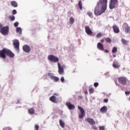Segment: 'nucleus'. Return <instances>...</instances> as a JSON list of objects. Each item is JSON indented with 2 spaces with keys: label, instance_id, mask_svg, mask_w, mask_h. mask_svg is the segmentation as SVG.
<instances>
[{
  "label": "nucleus",
  "instance_id": "42",
  "mask_svg": "<svg viewBox=\"0 0 130 130\" xmlns=\"http://www.w3.org/2000/svg\"><path fill=\"white\" fill-rule=\"evenodd\" d=\"M92 128H93V129H95V130H97L98 129L97 127L96 126H94V125H92Z\"/></svg>",
  "mask_w": 130,
  "mask_h": 130
},
{
  "label": "nucleus",
  "instance_id": "3",
  "mask_svg": "<svg viewBox=\"0 0 130 130\" xmlns=\"http://www.w3.org/2000/svg\"><path fill=\"white\" fill-rule=\"evenodd\" d=\"M118 81L121 85L125 86L127 83V78L125 77H120L118 78Z\"/></svg>",
  "mask_w": 130,
  "mask_h": 130
},
{
  "label": "nucleus",
  "instance_id": "47",
  "mask_svg": "<svg viewBox=\"0 0 130 130\" xmlns=\"http://www.w3.org/2000/svg\"><path fill=\"white\" fill-rule=\"evenodd\" d=\"M104 41H105V39H102L101 40V43H104Z\"/></svg>",
  "mask_w": 130,
  "mask_h": 130
},
{
  "label": "nucleus",
  "instance_id": "44",
  "mask_svg": "<svg viewBox=\"0 0 130 130\" xmlns=\"http://www.w3.org/2000/svg\"><path fill=\"white\" fill-rule=\"evenodd\" d=\"M129 93H130V91H126L125 92V95H128Z\"/></svg>",
  "mask_w": 130,
  "mask_h": 130
},
{
  "label": "nucleus",
  "instance_id": "2",
  "mask_svg": "<svg viewBox=\"0 0 130 130\" xmlns=\"http://www.w3.org/2000/svg\"><path fill=\"white\" fill-rule=\"evenodd\" d=\"M7 56L13 58L15 57V54L11 50L4 48L2 50H0V57L1 58H6Z\"/></svg>",
  "mask_w": 130,
  "mask_h": 130
},
{
  "label": "nucleus",
  "instance_id": "13",
  "mask_svg": "<svg viewBox=\"0 0 130 130\" xmlns=\"http://www.w3.org/2000/svg\"><path fill=\"white\" fill-rule=\"evenodd\" d=\"M97 48L99 49V50L104 51V45H103L102 43L100 42L98 43Z\"/></svg>",
  "mask_w": 130,
  "mask_h": 130
},
{
  "label": "nucleus",
  "instance_id": "21",
  "mask_svg": "<svg viewBox=\"0 0 130 130\" xmlns=\"http://www.w3.org/2000/svg\"><path fill=\"white\" fill-rule=\"evenodd\" d=\"M121 43L124 44V45H127V44H128V41H126L125 39H121Z\"/></svg>",
  "mask_w": 130,
  "mask_h": 130
},
{
  "label": "nucleus",
  "instance_id": "19",
  "mask_svg": "<svg viewBox=\"0 0 130 130\" xmlns=\"http://www.w3.org/2000/svg\"><path fill=\"white\" fill-rule=\"evenodd\" d=\"M28 113L29 114H34L35 113V109L33 108H31L28 109Z\"/></svg>",
  "mask_w": 130,
  "mask_h": 130
},
{
  "label": "nucleus",
  "instance_id": "36",
  "mask_svg": "<svg viewBox=\"0 0 130 130\" xmlns=\"http://www.w3.org/2000/svg\"><path fill=\"white\" fill-rule=\"evenodd\" d=\"M100 130H105V127L104 126H100Z\"/></svg>",
  "mask_w": 130,
  "mask_h": 130
},
{
  "label": "nucleus",
  "instance_id": "8",
  "mask_svg": "<svg viewBox=\"0 0 130 130\" xmlns=\"http://www.w3.org/2000/svg\"><path fill=\"white\" fill-rule=\"evenodd\" d=\"M13 46L16 50H17V51H19L20 42H19V41L18 40H16L14 41Z\"/></svg>",
  "mask_w": 130,
  "mask_h": 130
},
{
  "label": "nucleus",
  "instance_id": "43",
  "mask_svg": "<svg viewBox=\"0 0 130 130\" xmlns=\"http://www.w3.org/2000/svg\"><path fill=\"white\" fill-rule=\"evenodd\" d=\"M81 99H83V96L82 95L78 96V100H81Z\"/></svg>",
  "mask_w": 130,
  "mask_h": 130
},
{
  "label": "nucleus",
  "instance_id": "16",
  "mask_svg": "<svg viewBox=\"0 0 130 130\" xmlns=\"http://www.w3.org/2000/svg\"><path fill=\"white\" fill-rule=\"evenodd\" d=\"M50 101H51V102H53V103H57L58 102V101L56 100V96L54 95H52L49 98Z\"/></svg>",
  "mask_w": 130,
  "mask_h": 130
},
{
  "label": "nucleus",
  "instance_id": "9",
  "mask_svg": "<svg viewBox=\"0 0 130 130\" xmlns=\"http://www.w3.org/2000/svg\"><path fill=\"white\" fill-rule=\"evenodd\" d=\"M22 49L24 52L28 53L31 51V48L27 45H25L22 47Z\"/></svg>",
  "mask_w": 130,
  "mask_h": 130
},
{
  "label": "nucleus",
  "instance_id": "40",
  "mask_svg": "<svg viewBox=\"0 0 130 130\" xmlns=\"http://www.w3.org/2000/svg\"><path fill=\"white\" fill-rule=\"evenodd\" d=\"M60 80H61V82L62 83H64V78H63V77H62L61 78Z\"/></svg>",
  "mask_w": 130,
  "mask_h": 130
},
{
  "label": "nucleus",
  "instance_id": "4",
  "mask_svg": "<svg viewBox=\"0 0 130 130\" xmlns=\"http://www.w3.org/2000/svg\"><path fill=\"white\" fill-rule=\"evenodd\" d=\"M48 59L51 62H57L59 60L58 57L53 55H49L48 56Z\"/></svg>",
  "mask_w": 130,
  "mask_h": 130
},
{
  "label": "nucleus",
  "instance_id": "45",
  "mask_svg": "<svg viewBox=\"0 0 130 130\" xmlns=\"http://www.w3.org/2000/svg\"><path fill=\"white\" fill-rule=\"evenodd\" d=\"M104 102L105 103H107V102H108V99H104Z\"/></svg>",
  "mask_w": 130,
  "mask_h": 130
},
{
  "label": "nucleus",
  "instance_id": "12",
  "mask_svg": "<svg viewBox=\"0 0 130 130\" xmlns=\"http://www.w3.org/2000/svg\"><path fill=\"white\" fill-rule=\"evenodd\" d=\"M86 120L90 125H94V124L96 123V122L94 120V119L91 118H87Z\"/></svg>",
  "mask_w": 130,
  "mask_h": 130
},
{
  "label": "nucleus",
  "instance_id": "1",
  "mask_svg": "<svg viewBox=\"0 0 130 130\" xmlns=\"http://www.w3.org/2000/svg\"><path fill=\"white\" fill-rule=\"evenodd\" d=\"M107 0H99L94 8V15L101 16L107 10Z\"/></svg>",
  "mask_w": 130,
  "mask_h": 130
},
{
  "label": "nucleus",
  "instance_id": "39",
  "mask_svg": "<svg viewBox=\"0 0 130 130\" xmlns=\"http://www.w3.org/2000/svg\"><path fill=\"white\" fill-rule=\"evenodd\" d=\"M94 86L96 87H98V86H99V83H98V82H95L94 83Z\"/></svg>",
  "mask_w": 130,
  "mask_h": 130
},
{
  "label": "nucleus",
  "instance_id": "6",
  "mask_svg": "<svg viewBox=\"0 0 130 130\" xmlns=\"http://www.w3.org/2000/svg\"><path fill=\"white\" fill-rule=\"evenodd\" d=\"M9 29L10 28L9 27V26H4L0 30V32L3 35H8V34H9Z\"/></svg>",
  "mask_w": 130,
  "mask_h": 130
},
{
  "label": "nucleus",
  "instance_id": "24",
  "mask_svg": "<svg viewBox=\"0 0 130 130\" xmlns=\"http://www.w3.org/2000/svg\"><path fill=\"white\" fill-rule=\"evenodd\" d=\"M78 7L80 9V10H82L83 9V6H82V1H79L78 2Z\"/></svg>",
  "mask_w": 130,
  "mask_h": 130
},
{
  "label": "nucleus",
  "instance_id": "20",
  "mask_svg": "<svg viewBox=\"0 0 130 130\" xmlns=\"http://www.w3.org/2000/svg\"><path fill=\"white\" fill-rule=\"evenodd\" d=\"M113 67L115 69H118V68L120 67V65H119L117 62H115L113 63Z\"/></svg>",
  "mask_w": 130,
  "mask_h": 130
},
{
  "label": "nucleus",
  "instance_id": "22",
  "mask_svg": "<svg viewBox=\"0 0 130 130\" xmlns=\"http://www.w3.org/2000/svg\"><path fill=\"white\" fill-rule=\"evenodd\" d=\"M11 6H12V7H14V8H17V7H18V4L15 1L11 2Z\"/></svg>",
  "mask_w": 130,
  "mask_h": 130
},
{
  "label": "nucleus",
  "instance_id": "46",
  "mask_svg": "<svg viewBox=\"0 0 130 130\" xmlns=\"http://www.w3.org/2000/svg\"><path fill=\"white\" fill-rule=\"evenodd\" d=\"M104 50V52H105L106 53H108V52H109V51L107 49H105Z\"/></svg>",
  "mask_w": 130,
  "mask_h": 130
},
{
  "label": "nucleus",
  "instance_id": "27",
  "mask_svg": "<svg viewBox=\"0 0 130 130\" xmlns=\"http://www.w3.org/2000/svg\"><path fill=\"white\" fill-rule=\"evenodd\" d=\"M16 32L17 33H19V34H22V28L21 27H17L16 28Z\"/></svg>",
  "mask_w": 130,
  "mask_h": 130
},
{
  "label": "nucleus",
  "instance_id": "7",
  "mask_svg": "<svg viewBox=\"0 0 130 130\" xmlns=\"http://www.w3.org/2000/svg\"><path fill=\"white\" fill-rule=\"evenodd\" d=\"M78 108L80 111V114H79V118L83 119L85 116V110H84V109L81 106H78Z\"/></svg>",
  "mask_w": 130,
  "mask_h": 130
},
{
  "label": "nucleus",
  "instance_id": "34",
  "mask_svg": "<svg viewBox=\"0 0 130 130\" xmlns=\"http://www.w3.org/2000/svg\"><path fill=\"white\" fill-rule=\"evenodd\" d=\"M89 93L90 94H92L94 92V88H89Z\"/></svg>",
  "mask_w": 130,
  "mask_h": 130
},
{
  "label": "nucleus",
  "instance_id": "11",
  "mask_svg": "<svg viewBox=\"0 0 130 130\" xmlns=\"http://www.w3.org/2000/svg\"><path fill=\"white\" fill-rule=\"evenodd\" d=\"M123 28L125 30V33H129L130 32V27L128 26V24L126 23H124L123 24Z\"/></svg>",
  "mask_w": 130,
  "mask_h": 130
},
{
  "label": "nucleus",
  "instance_id": "48",
  "mask_svg": "<svg viewBox=\"0 0 130 130\" xmlns=\"http://www.w3.org/2000/svg\"><path fill=\"white\" fill-rule=\"evenodd\" d=\"M2 28H3V25H2V24H0V29L2 30Z\"/></svg>",
  "mask_w": 130,
  "mask_h": 130
},
{
  "label": "nucleus",
  "instance_id": "18",
  "mask_svg": "<svg viewBox=\"0 0 130 130\" xmlns=\"http://www.w3.org/2000/svg\"><path fill=\"white\" fill-rule=\"evenodd\" d=\"M107 107L104 106L101 108L100 112H101V113H106L107 112Z\"/></svg>",
  "mask_w": 130,
  "mask_h": 130
},
{
  "label": "nucleus",
  "instance_id": "32",
  "mask_svg": "<svg viewBox=\"0 0 130 130\" xmlns=\"http://www.w3.org/2000/svg\"><path fill=\"white\" fill-rule=\"evenodd\" d=\"M102 36H103V34H102L101 32H100L96 35V37L97 38H100V37H102Z\"/></svg>",
  "mask_w": 130,
  "mask_h": 130
},
{
  "label": "nucleus",
  "instance_id": "15",
  "mask_svg": "<svg viewBox=\"0 0 130 130\" xmlns=\"http://www.w3.org/2000/svg\"><path fill=\"white\" fill-rule=\"evenodd\" d=\"M66 106L70 110H73V109L75 108V105L71 104L70 102L66 103Z\"/></svg>",
  "mask_w": 130,
  "mask_h": 130
},
{
  "label": "nucleus",
  "instance_id": "14",
  "mask_svg": "<svg viewBox=\"0 0 130 130\" xmlns=\"http://www.w3.org/2000/svg\"><path fill=\"white\" fill-rule=\"evenodd\" d=\"M85 32L88 35H92V34H93V31H92V30L90 28V27H89L88 26H85Z\"/></svg>",
  "mask_w": 130,
  "mask_h": 130
},
{
  "label": "nucleus",
  "instance_id": "28",
  "mask_svg": "<svg viewBox=\"0 0 130 130\" xmlns=\"http://www.w3.org/2000/svg\"><path fill=\"white\" fill-rule=\"evenodd\" d=\"M117 51V47H114L112 50V53H115Z\"/></svg>",
  "mask_w": 130,
  "mask_h": 130
},
{
  "label": "nucleus",
  "instance_id": "25",
  "mask_svg": "<svg viewBox=\"0 0 130 130\" xmlns=\"http://www.w3.org/2000/svg\"><path fill=\"white\" fill-rule=\"evenodd\" d=\"M105 41H106V43H111V39L110 38H105Z\"/></svg>",
  "mask_w": 130,
  "mask_h": 130
},
{
  "label": "nucleus",
  "instance_id": "29",
  "mask_svg": "<svg viewBox=\"0 0 130 130\" xmlns=\"http://www.w3.org/2000/svg\"><path fill=\"white\" fill-rule=\"evenodd\" d=\"M70 24H73V23H74L75 22V19H74V17H71L70 18Z\"/></svg>",
  "mask_w": 130,
  "mask_h": 130
},
{
  "label": "nucleus",
  "instance_id": "38",
  "mask_svg": "<svg viewBox=\"0 0 130 130\" xmlns=\"http://www.w3.org/2000/svg\"><path fill=\"white\" fill-rule=\"evenodd\" d=\"M18 26H19V22H16L15 23H14V26L17 27H18Z\"/></svg>",
  "mask_w": 130,
  "mask_h": 130
},
{
  "label": "nucleus",
  "instance_id": "5",
  "mask_svg": "<svg viewBox=\"0 0 130 130\" xmlns=\"http://www.w3.org/2000/svg\"><path fill=\"white\" fill-rule=\"evenodd\" d=\"M117 4H118V0H111L109 8L111 10L113 9H115Z\"/></svg>",
  "mask_w": 130,
  "mask_h": 130
},
{
  "label": "nucleus",
  "instance_id": "31",
  "mask_svg": "<svg viewBox=\"0 0 130 130\" xmlns=\"http://www.w3.org/2000/svg\"><path fill=\"white\" fill-rule=\"evenodd\" d=\"M9 19L11 20V21H15V16H9Z\"/></svg>",
  "mask_w": 130,
  "mask_h": 130
},
{
  "label": "nucleus",
  "instance_id": "33",
  "mask_svg": "<svg viewBox=\"0 0 130 130\" xmlns=\"http://www.w3.org/2000/svg\"><path fill=\"white\" fill-rule=\"evenodd\" d=\"M87 15L89 16V17H91L92 16H93V13L92 12L88 11L87 12Z\"/></svg>",
  "mask_w": 130,
  "mask_h": 130
},
{
  "label": "nucleus",
  "instance_id": "17",
  "mask_svg": "<svg viewBox=\"0 0 130 130\" xmlns=\"http://www.w3.org/2000/svg\"><path fill=\"white\" fill-rule=\"evenodd\" d=\"M112 28L114 33H116V34L119 33V28H118V26H117V25H116V24H114L112 26Z\"/></svg>",
  "mask_w": 130,
  "mask_h": 130
},
{
  "label": "nucleus",
  "instance_id": "30",
  "mask_svg": "<svg viewBox=\"0 0 130 130\" xmlns=\"http://www.w3.org/2000/svg\"><path fill=\"white\" fill-rule=\"evenodd\" d=\"M48 76L49 77V78H50V79L51 80H52V79L54 78V76H53V74L52 73H48Z\"/></svg>",
  "mask_w": 130,
  "mask_h": 130
},
{
  "label": "nucleus",
  "instance_id": "35",
  "mask_svg": "<svg viewBox=\"0 0 130 130\" xmlns=\"http://www.w3.org/2000/svg\"><path fill=\"white\" fill-rule=\"evenodd\" d=\"M35 128L36 129V130H39V125H38V124H36L35 126Z\"/></svg>",
  "mask_w": 130,
  "mask_h": 130
},
{
  "label": "nucleus",
  "instance_id": "41",
  "mask_svg": "<svg viewBox=\"0 0 130 130\" xmlns=\"http://www.w3.org/2000/svg\"><path fill=\"white\" fill-rule=\"evenodd\" d=\"M3 130H12L11 129V128L9 127H5Z\"/></svg>",
  "mask_w": 130,
  "mask_h": 130
},
{
  "label": "nucleus",
  "instance_id": "23",
  "mask_svg": "<svg viewBox=\"0 0 130 130\" xmlns=\"http://www.w3.org/2000/svg\"><path fill=\"white\" fill-rule=\"evenodd\" d=\"M59 124L61 127H62L63 128L64 127V122L62 121V120H59Z\"/></svg>",
  "mask_w": 130,
  "mask_h": 130
},
{
  "label": "nucleus",
  "instance_id": "26",
  "mask_svg": "<svg viewBox=\"0 0 130 130\" xmlns=\"http://www.w3.org/2000/svg\"><path fill=\"white\" fill-rule=\"evenodd\" d=\"M53 80V81H54V82H58V81H59V78L57 77L56 76H54V77H53V79H52Z\"/></svg>",
  "mask_w": 130,
  "mask_h": 130
},
{
  "label": "nucleus",
  "instance_id": "49",
  "mask_svg": "<svg viewBox=\"0 0 130 130\" xmlns=\"http://www.w3.org/2000/svg\"><path fill=\"white\" fill-rule=\"evenodd\" d=\"M113 57H116V56L115 55H113Z\"/></svg>",
  "mask_w": 130,
  "mask_h": 130
},
{
  "label": "nucleus",
  "instance_id": "37",
  "mask_svg": "<svg viewBox=\"0 0 130 130\" xmlns=\"http://www.w3.org/2000/svg\"><path fill=\"white\" fill-rule=\"evenodd\" d=\"M16 14H17V10H13L12 11V15H16Z\"/></svg>",
  "mask_w": 130,
  "mask_h": 130
},
{
  "label": "nucleus",
  "instance_id": "10",
  "mask_svg": "<svg viewBox=\"0 0 130 130\" xmlns=\"http://www.w3.org/2000/svg\"><path fill=\"white\" fill-rule=\"evenodd\" d=\"M58 64V73L59 75H63L64 71H63V68L62 66L59 63V62L57 63Z\"/></svg>",
  "mask_w": 130,
  "mask_h": 130
}]
</instances>
